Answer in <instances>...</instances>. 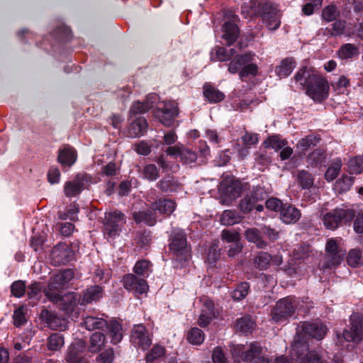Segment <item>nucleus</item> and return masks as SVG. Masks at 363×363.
I'll use <instances>...</instances> for the list:
<instances>
[{
    "label": "nucleus",
    "mask_w": 363,
    "mask_h": 363,
    "mask_svg": "<svg viewBox=\"0 0 363 363\" xmlns=\"http://www.w3.org/2000/svg\"><path fill=\"white\" fill-rule=\"evenodd\" d=\"M294 79L314 102L322 103L328 99L330 90L328 82L315 69L303 66L295 74Z\"/></svg>",
    "instance_id": "obj_1"
},
{
    "label": "nucleus",
    "mask_w": 363,
    "mask_h": 363,
    "mask_svg": "<svg viewBox=\"0 0 363 363\" xmlns=\"http://www.w3.org/2000/svg\"><path fill=\"white\" fill-rule=\"evenodd\" d=\"M242 11L250 17H261L262 23L270 30H277L281 25V13L277 6L266 0H250L245 3Z\"/></svg>",
    "instance_id": "obj_2"
},
{
    "label": "nucleus",
    "mask_w": 363,
    "mask_h": 363,
    "mask_svg": "<svg viewBox=\"0 0 363 363\" xmlns=\"http://www.w3.org/2000/svg\"><path fill=\"white\" fill-rule=\"evenodd\" d=\"M169 253L174 262L180 267H184L191 259V245L187 241V235L184 230L173 229L168 238Z\"/></svg>",
    "instance_id": "obj_3"
},
{
    "label": "nucleus",
    "mask_w": 363,
    "mask_h": 363,
    "mask_svg": "<svg viewBox=\"0 0 363 363\" xmlns=\"http://www.w3.org/2000/svg\"><path fill=\"white\" fill-rule=\"evenodd\" d=\"M355 211L351 208H336L323 216L324 226L334 230L347 224H350L354 218Z\"/></svg>",
    "instance_id": "obj_4"
},
{
    "label": "nucleus",
    "mask_w": 363,
    "mask_h": 363,
    "mask_svg": "<svg viewBox=\"0 0 363 363\" xmlns=\"http://www.w3.org/2000/svg\"><path fill=\"white\" fill-rule=\"evenodd\" d=\"M126 223V217L121 211L115 210L106 212L103 220V232L107 239H115L119 236Z\"/></svg>",
    "instance_id": "obj_5"
},
{
    "label": "nucleus",
    "mask_w": 363,
    "mask_h": 363,
    "mask_svg": "<svg viewBox=\"0 0 363 363\" xmlns=\"http://www.w3.org/2000/svg\"><path fill=\"white\" fill-rule=\"evenodd\" d=\"M297 301L294 296H286L279 299L272 310V320L277 323L286 321L296 312Z\"/></svg>",
    "instance_id": "obj_6"
},
{
    "label": "nucleus",
    "mask_w": 363,
    "mask_h": 363,
    "mask_svg": "<svg viewBox=\"0 0 363 363\" xmlns=\"http://www.w3.org/2000/svg\"><path fill=\"white\" fill-rule=\"evenodd\" d=\"M346 250L342 249L337 244V240L330 238L325 244V261L322 265V269H331L339 266L344 259Z\"/></svg>",
    "instance_id": "obj_7"
},
{
    "label": "nucleus",
    "mask_w": 363,
    "mask_h": 363,
    "mask_svg": "<svg viewBox=\"0 0 363 363\" xmlns=\"http://www.w3.org/2000/svg\"><path fill=\"white\" fill-rule=\"evenodd\" d=\"M225 17L226 20L221 28L223 32L222 39L224 40V45L226 46H230L239 37L240 28L237 25V22L240 18L238 16L234 14L230 11L225 12Z\"/></svg>",
    "instance_id": "obj_8"
},
{
    "label": "nucleus",
    "mask_w": 363,
    "mask_h": 363,
    "mask_svg": "<svg viewBox=\"0 0 363 363\" xmlns=\"http://www.w3.org/2000/svg\"><path fill=\"white\" fill-rule=\"evenodd\" d=\"M350 328L345 329L342 335L345 341L359 344L363 340V316L354 313L350 318Z\"/></svg>",
    "instance_id": "obj_9"
},
{
    "label": "nucleus",
    "mask_w": 363,
    "mask_h": 363,
    "mask_svg": "<svg viewBox=\"0 0 363 363\" xmlns=\"http://www.w3.org/2000/svg\"><path fill=\"white\" fill-rule=\"evenodd\" d=\"M86 342L80 339L72 342L66 355V360L69 363H90V355L87 354Z\"/></svg>",
    "instance_id": "obj_10"
},
{
    "label": "nucleus",
    "mask_w": 363,
    "mask_h": 363,
    "mask_svg": "<svg viewBox=\"0 0 363 363\" xmlns=\"http://www.w3.org/2000/svg\"><path fill=\"white\" fill-rule=\"evenodd\" d=\"M218 190L223 202L229 204L240 196L243 186L239 180H225L220 184Z\"/></svg>",
    "instance_id": "obj_11"
},
{
    "label": "nucleus",
    "mask_w": 363,
    "mask_h": 363,
    "mask_svg": "<svg viewBox=\"0 0 363 363\" xmlns=\"http://www.w3.org/2000/svg\"><path fill=\"white\" fill-rule=\"evenodd\" d=\"M92 177L86 173L77 174L72 181L65 182L64 193L67 197L79 195L91 183Z\"/></svg>",
    "instance_id": "obj_12"
},
{
    "label": "nucleus",
    "mask_w": 363,
    "mask_h": 363,
    "mask_svg": "<svg viewBox=\"0 0 363 363\" xmlns=\"http://www.w3.org/2000/svg\"><path fill=\"white\" fill-rule=\"evenodd\" d=\"M179 115V108L172 102L164 103L162 107L157 108L155 111V117L167 127L174 125V120Z\"/></svg>",
    "instance_id": "obj_13"
},
{
    "label": "nucleus",
    "mask_w": 363,
    "mask_h": 363,
    "mask_svg": "<svg viewBox=\"0 0 363 363\" xmlns=\"http://www.w3.org/2000/svg\"><path fill=\"white\" fill-rule=\"evenodd\" d=\"M74 255V251L65 243L55 245L50 255L52 263L55 266L67 264L73 259Z\"/></svg>",
    "instance_id": "obj_14"
},
{
    "label": "nucleus",
    "mask_w": 363,
    "mask_h": 363,
    "mask_svg": "<svg viewBox=\"0 0 363 363\" xmlns=\"http://www.w3.org/2000/svg\"><path fill=\"white\" fill-rule=\"evenodd\" d=\"M130 341L143 350H147L151 344L150 339L145 326L143 324L135 325L131 331Z\"/></svg>",
    "instance_id": "obj_15"
},
{
    "label": "nucleus",
    "mask_w": 363,
    "mask_h": 363,
    "mask_svg": "<svg viewBox=\"0 0 363 363\" xmlns=\"http://www.w3.org/2000/svg\"><path fill=\"white\" fill-rule=\"evenodd\" d=\"M77 152L72 146L65 144L57 151V161L62 167H71L77 160Z\"/></svg>",
    "instance_id": "obj_16"
},
{
    "label": "nucleus",
    "mask_w": 363,
    "mask_h": 363,
    "mask_svg": "<svg viewBox=\"0 0 363 363\" xmlns=\"http://www.w3.org/2000/svg\"><path fill=\"white\" fill-rule=\"evenodd\" d=\"M40 318L52 330L62 331L67 329L66 319L58 316L55 312L43 309L40 314Z\"/></svg>",
    "instance_id": "obj_17"
},
{
    "label": "nucleus",
    "mask_w": 363,
    "mask_h": 363,
    "mask_svg": "<svg viewBox=\"0 0 363 363\" xmlns=\"http://www.w3.org/2000/svg\"><path fill=\"white\" fill-rule=\"evenodd\" d=\"M123 284L125 289L133 291L139 294L146 293L148 284L144 279L138 278L133 274H128L123 279Z\"/></svg>",
    "instance_id": "obj_18"
},
{
    "label": "nucleus",
    "mask_w": 363,
    "mask_h": 363,
    "mask_svg": "<svg viewBox=\"0 0 363 363\" xmlns=\"http://www.w3.org/2000/svg\"><path fill=\"white\" fill-rule=\"evenodd\" d=\"M79 304L85 306L99 301L103 297L104 289L99 285H93L88 287L82 294H79Z\"/></svg>",
    "instance_id": "obj_19"
},
{
    "label": "nucleus",
    "mask_w": 363,
    "mask_h": 363,
    "mask_svg": "<svg viewBox=\"0 0 363 363\" xmlns=\"http://www.w3.org/2000/svg\"><path fill=\"white\" fill-rule=\"evenodd\" d=\"M301 330L306 336L320 340L326 335L328 328L322 323L303 322L301 325Z\"/></svg>",
    "instance_id": "obj_20"
},
{
    "label": "nucleus",
    "mask_w": 363,
    "mask_h": 363,
    "mask_svg": "<svg viewBox=\"0 0 363 363\" xmlns=\"http://www.w3.org/2000/svg\"><path fill=\"white\" fill-rule=\"evenodd\" d=\"M301 216V211L293 204L284 203L279 213L280 220L286 224H294Z\"/></svg>",
    "instance_id": "obj_21"
},
{
    "label": "nucleus",
    "mask_w": 363,
    "mask_h": 363,
    "mask_svg": "<svg viewBox=\"0 0 363 363\" xmlns=\"http://www.w3.org/2000/svg\"><path fill=\"white\" fill-rule=\"evenodd\" d=\"M79 295L75 292H69L59 296L60 308L66 314H71L77 304H79Z\"/></svg>",
    "instance_id": "obj_22"
},
{
    "label": "nucleus",
    "mask_w": 363,
    "mask_h": 363,
    "mask_svg": "<svg viewBox=\"0 0 363 363\" xmlns=\"http://www.w3.org/2000/svg\"><path fill=\"white\" fill-rule=\"evenodd\" d=\"M202 89L205 100L211 104L220 103L225 98V94L211 83H204Z\"/></svg>",
    "instance_id": "obj_23"
},
{
    "label": "nucleus",
    "mask_w": 363,
    "mask_h": 363,
    "mask_svg": "<svg viewBox=\"0 0 363 363\" xmlns=\"http://www.w3.org/2000/svg\"><path fill=\"white\" fill-rule=\"evenodd\" d=\"M61 284L60 281H56L55 277H52L48 284V287L44 291L45 295L48 299L53 303H57L59 302V296H61L62 291L65 289Z\"/></svg>",
    "instance_id": "obj_24"
},
{
    "label": "nucleus",
    "mask_w": 363,
    "mask_h": 363,
    "mask_svg": "<svg viewBox=\"0 0 363 363\" xmlns=\"http://www.w3.org/2000/svg\"><path fill=\"white\" fill-rule=\"evenodd\" d=\"M234 56V58L228 65V70L231 74H239L243 65L254 60L255 55L251 52H247L241 55H235Z\"/></svg>",
    "instance_id": "obj_25"
},
{
    "label": "nucleus",
    "mask_w": 363,
    "mask_h": 363,
    "mask_svg": "<svg viewBox=\"0 0 363 363\" xmlns=\"http://www.w3.org/2000/svg\"><path fill=\"white\" fill-rule=\"evenodd\" d=\"M176 206L172 199L160 198L150 204V209L169 216L174 211Z\"/></svg>",
    "instance_id": "obj_26"
},
{
    "label": "nucleus",
    "mask_w": 363,
    "mask_h": 363,
    "mask_svg": "<svg viewBox=\"0 0 363 363\" xmlns=\"http://www.w3.org/2000/svg\"><path fill=\"white\" fill-rule=\"evenodd\" d=\"M148 124L143 116L136 118L130 124L128 128V133L130 138H138L143 135L147 130Z\"/></svg>",
    "instance_id": "obj_27"
},
{
    "label": "nucleus",
    "mask_w": 363,
    "mask_h": 363,
    "mask_svg": "<svg viewBox=\"0 0 363 363\" xmlns=\"http://www.w3.org/2000/svg\"><path fill=\"white\" fill-rule=\"evenodd\" d=\"M156 186L162 193L171 194L180 189V184L173 176L167 174L156 184Z\"/></svg>",
    "instance_id": "obj_28"
},
{
    "label": "nucleus",
    "mask_w": 363,
    "mask_h": 363,
    "mask_svg": "<svg viewBox=\"0 0 363 363\" xmlns=\"http://www.w3.org/2000/svg\"><path fill=\"white\" fill-rule=\"evenodd\" d=\"M255 321L249 314H245L243 316L237 318L234 324L235 330L244 334L252 333L255 330Z\"/></svg>",
    "instance_id": "obj_29"
},
{
    "label": "nucleus",
    "mask_w": 363,
    "mask_h": 363,
    "mask_svg": "<svg viewBox=\"0 0 363 363\" xmlns=\"http://www.w3.org/2000/svg\"><path fill=\"white\" fill-rule=\"evenodd\" d=\"M133 220L136 223H143L148 226H154L157 223V216L155 211L152 209L135 212L133 215Z\"/></svg>",
    "instance_id": "obj_30"
},
{
    "label": "nucleus",
    "mask_w": 363,
    "mask_h": 363,
    "mask_svg": "<svg viewBox=\"0 0 363 363\" xmlns=\"http://www.w3.org/2000/svg\"><path fill=\"white\" fill-rule=\"evenodd\" d=\"M107 335L111 338V342L116 345L123 339L122 325L116 320L107 322Z\"/></svg>",
    "instance_id": "obj_31"
},
{
    "label": "nucleus",
    "mask_w": 363,
    "mask_h": 363,
    "mask_svg": "<svg viewBox=\"0 0 363 363\" xmlns=\"http://www.w3.org/2000/svg\"><path fill=\"white\" fill-rule=\"evenodd\" d=\"M245 236L248 242H253L259 249H264L268 242L263 239L262 230L255 228H248L245 231Z\"/></svg>",
    "instance_id": "obj_32"
},
{
    "label": "nucleus",
    "mask_w": 363,
    "mask_h": 363,
    "mask_svg": "<svg viewBox=\"0 0 363 363\" xmlns=\"http://www.w3.org/2000/svg\"><path fill=\"white\" fill-rule=\"evenodd\" d=\"M105 335L100 332H96L91 335L89 339V345L86 346L87 352L95 354L99 352L105 346Z\"/></svg>",
    "instance_id": "obj_33"
},
{
    "label": "nucleus",
    "mask_w": 363,
    "mask_h": 363,
    "mask_svg": "<svg viewBox=\"0 0 363 363\" xmlns=\"http://www.w3.org/2000/svg\"><path fill=\"white\" fill-rule=\"evenodd\" d=\"M296 67V61L292 57L283 59L275 68V73L279 78H285L291 74Z\"/></svg>",
    "instance_id": "obj_34"
},
{
    "label": "nucleus",
    "mask_w": 363,
    "mask_h": 363,
    "mask_svg": "<svg viewBox=\"0 0 363 363\" xmlns=\"http://www.w3.org/2000/svg\"><path fill=\"white\" fill-rule=\"evenodd\" d=\"M326 160L327 153L323 149H315L306 158L307 163L312 167L325 166Z\"/></svg>",
    "instance_id": "obj_35"
},
{
    "label": "nucleus",
    "mask_w": 363,
    "mask_h": 363,
    "mask_svg": "<svg viewBox=\"0 0 363 363\" xmlns=\"http://www.w3.org/2000/svg\"><path fill=\"white\" fill-rule=\"evenodd\" d=\"M347 22L345 20L336 19L331 25V28L321 29L323 35L327 37H337L342 35L346 28Z\"/></svg>",
    "instance_id": "obj_36"
},
{
    "label": "nucleus",
    "mask_w": 363,
    "mask_h": 363,
    "mask_svg": "<svg viewBox=\"0 0 363 363\" xmlns=\"http://www.w3.org/2000/svg\"><path fill=\"white\" fill-rule=\"evenodd\" d=\"M311 352H316L315 351H308V345L301 341H295L292 345L291 356L299 360V363L303 361Z\"/></svg>",
    "instance_id": "obj_37"
},
{
    "label": "nucleus",
    "mask_w": 363,
    "mask_h": 363,
    "mask_svg": "<svg viewBox=\"0 0 363 363\" xmlns=\"http://www.w3.org/2000/svg\"><path fill=\"white\" fill-rule=\"evenodd\" d=\"M80 325L88 330H104L107 326V321L101 318L86 316L83 318Z\"/></svg>",
    "instance_id": "obj_38"
},
{
    "label": "nucleus",
    "mask_w": 363,
    "mask_h": 363,
    "mask_svg": "<svg viewBox=\"0 0 363 363\" xmlns=\"http://www.w3.org/2000/svg\"><path fill=\"white\" fill-rule=\"evenodd\" d=\"M134 241L138 247L148 250L152 244V233L149 230L138 231L134 238Z\"/></svg>",
    "instance_id": "obj_39"
},
{
    "label": "nucleus",
    "mask_w": 363,
    "mask_h": 363,
    "mask_svg": "<svg viewBox=\"0 0 363 363\" xmlns=\"http://www.w3.org/2000/svg\"><path fill=\"white\" fill-rule=\"evenodd\" d=\"M262 348L257 342H251L249 348L242 355V360L245 362L252 363L255 359L261 355Z\"/></svg>",
    "instance_id": "obj_40"
},
{
    "label": "nucleus",
    "mask_w": 363,
    "mask_h": 363,
    "mask_svg": "<svg viewBox=\"0 0 363 363\" xmlns=\"http://www.w3.org/2000/svg\"><path fill=\"white\" fill-rule=\"evenodd\" d=\"M272 261V255L267 252H259L254 259L255 267L259 270H266Z\"/></svg>",
    "instance_id": "obj_41"
},
{
    "label": "nucleus",
    "mask_w": 363,
    "mask_h": 363,
    "mask_svg": "<svg viewBox=\"0 0 363 363\" xmlns=\"http://www.w3.org/2000/svg\"><path fill=\"white\" fill-rule=\"evenodd\" d=\"M218 240H214L206 250V262L211 265H215L220 257V248Z\"/></svg>",
    "instance_id": "obj_42"
},
{
    "label": "nucleus",
    "mask_w": 363,
    "mask_h": 363,
    "mask_svg": "<svg viewBox=\"0 0 363 363\" xmlns=\"http://www.w3.org/2000/svg\"><path fill=\"white\" fill-rule=\"evenodd\" d=\"M250 285L247 281H242L236 284L235 288L232 291L231 297L235 301L243 300L249 294Z\"/></svg>",
    "instance_id": "obj_43"
},
{
    "label": "nucleus",
    "mask_w": 363,
    "mask_h": 363,
    "mask_svg": "<svg viewBox=\"0 0 363 363\" xmlns=\"http://www.w3.org/2000/svg\"><path fill=\"white\" fill-rule=\"evenodd\" d=\"M65 344L64 336L59 333H52L47 340V347L50 351L60 350Z\"/></svg>",
    "instance_id": "obj_44"
},
{
    "label": "nucleus",
    "mask_w": 363,
    "mask_h": 363,
    "mask_svg": "<svg viewBox=\"0 0 363 363\" xmlns=\"http://www.w3.org/2000/svg\"><path fill=\"white\" fill-rule=\"evenodd\" d=\"M297 181L303 189H310L314 184V177L306 170H300L297 174Z\"/></svg>",
    "instance_id": "obj_45"
},
{
    "label": "nucleus",
    "mask_w": 363,
    "mask_h": 363,
    "mask_svg": "<svg viewBox=\"0 0 363 363\" xmlns=\"http://www.w3.org/2000/svg\"><path fill=\"white\" fill-rule=\"evenodd\" d=\"M247 62L242 66L239 72V78L242 82H246L249 77H256L258 74V66L252 62Z\"/></svg>",
    "instance_id": "obj_46"
},
{
    "label": "nucleus",
    "mask_w": 363,
    "mask_h": 363,
    "mask_svg": "<svg viewBox=\"0 0 363 363\" xmlns=\"http://www.w3.org/2000/svg\"><path fill=\"white\" fill-rule=\"evenodd\" d=\"M320 141V138L319 136L308 135L298 141L297 148L301 152H306L316 146Z\"/></svg>",
    "instance_id": "obj_47"
},
{
    "label": "nucleus",
    "mask_w": 363,
    "mask_h": 363,
    "mask_svg": "<svg viewBox=\"0 0 363 363\" xmlns=\"http://www.w3.org/2000/svg\"><path fill=\"white\" fill-rule=\"evenodd\" d=\"M241 220L239 213L235 210H225L220 216V223L223 225H233Z\"/></svg>",
    "instance_id": "obj_48"
},
{
    "label": "nucleus",
    "mask_w": 363,
    "mask_h": 363,
    "mask_svg": "<svg viewBox=\"0 0 363 363\" xmlns=\"http://www.w3.org/2000/svg\"><path fill=\"white\" fill-rule=\"evenodd\" d=\"M152 264L150 261L147 259H140L136 262L133 267V272L137 275L147 277L149 273L152 272Z\"/></svg>",
    "instance_id": "obj_49"
},
{
    "label": "nucleus",
    "mask_w": 363,
    "mask_h": 363,
    "mask_svg": "<svg viewBox=\"0 0 363 363\" xmlns=\"http://www.w3.org/2000/svg\"><path fill=\"white\" fill-rule=\"evenodd\" d=\"M214 51L216 60L221 62L230 60L236 53L234 48L228 49L221 46H216Z\"/></svg>",
    "instance_id": "obj_50"
},
{
    "label": "nucleus",
    "mask_w": 363,
    "mask_h": 363,
    "mask_svg": "<svg viewBox=\"0 0 363 363\" xmlns=\"http://www.w3.org/2000/svg\"><path fill=\"white\" fill-rule=\"evenodd\" d=\"M152 107L151 103L149 101H135L133 103L130 111V117L135 116L138 114H143L147 113Z\"/></svg>",
    "instance_id": "obj_51"
},
{
    "label": "nucleus",
    "mask_w": 363,
    "mask_h": 363,
    "mask_svg": "<svg viewBox=\"0 0 363 363\" xmlns=\"http://www.w3.org/2000/svg\"><path fill=\"white\" fill-rule=\"evenodd\" d=\"M204 337L205 335L203 330L195 327L188 331L186 340L192 345H199L203 343Z\"/></svg>",
    "instance_id": "obj_52"
},
{
    "label": "nucleus",
    "mask_w": 363,
    "mask_h": 363,
    "mask_svg": "<svg viewBox=\"0 0 363 363\" xmlns=\"http://www.w3.org/2000/svg\"><path fill=\"white\" fill-rule=\"evenodd\" d=\"M287 145V141L281 140L278 135H272L269 136L263 143V145L266 148H272L276 151L282 149Z\"/></svg>",
    "instance_id": "obj_53"
},
{
    "label": "nucleus",
    "mask_w": 363,
    "mask_h": 363,
    "mask_svg": "<svg viewBox=\"0 0 363 363\" xmlns=\"http://www.w3.org/2000/svg\"><path fill=\"white\" fill-rule=\"evenodd\" d=\"M342 167V160L336 158L329 166L325 173V179L328 182L333 181L339 174Z\"/></svg>",
    "instance_id": "obj_54"
},
{
    "label": "nucleus",
    "mask_w": 363,
    "mask_h": 363,
    "mask_svg": "<svg viewBox=\"0 0 363 363\" xmlns=\"http://www.w3.org/2000/svg\"><path fill=\"white\" fill-rule=\"evenodd\" d=\"M338 52L342 59H350L359 54V48L354 44L347 43L340 47Z\"/></svg>",
    "instance_id": "obj_55"
},
{
    "label": "nucleus",
    "mask_w": 363,
    "mask_h": 363,
    "mask_svg": "<svg viewBox=\"0 0 363 363\" xmlns=\"http://www.w3.org/2000/svg\"><path fill=\"white\" fill-rule=\"evenodd\" d=\"M340 11L334 4H330L322 10L321 18L325 22H333L337 19Z\"/></svg>",
    "instance_id": "obj_56"
},
{
    "label": "nucleus",
    "mask_w": 363,
    "mask_h": 363,
    "mask_svg": "<svg viewBox=\"0 0 363 363\" xmlns=\"http://www.w3.org/2000/svg\"><path fill=\"white\" fill-rule=\"evenodd\" d=\"M74 276V271L73 269H66L60 271L54 277L56 278V281H60L62 284L61 286H63L66 289Z\"/></svg>",
    "instance_id": "obj_57"
},
{
    "label": "nucleus",
    "mask_w": 363,
    "mask_h": 363,
    "mask_svg": "<svg viewBox=\"0 0 363 363\" xmlns=\"http://www.w3.org/2000/svg\"><path fill=\"white\" fill-rule=\"evenodd\" d=\"M26 284L25 281L17 280L13 281L11 286V294L16 298H21L26 293Z\"/></svg>",
    "instance_id": "obj_58"
},
{
    "label": "nucleus",
    "mask_w": 363,
    "mask_h": 363,
    "mask_svg": "<svg viewBox=\"0 0 363 363\" xmlns=\"http://www.w3.org/2000/svg\"><path fill=\"white\" fill-rule=\"evenodd\" d=\"M143 177L150 182H154L159 177V170L155 164H146L142 172Z\"/></svg>",
    "instance_id": "obj_59"
},
{
    "label": "nucleus",
    "mask_w": 363,
    "mask_h": 363,
    "mask_svg": "<svg viewBox=\"0 0 363 363\" xmlns=\"http://www.w3.org/2000/svg\"><path fill=\"white\" fill-rule=\"evenodd\" d=\"M362 251L359 249H352L347 257V262L351 267H358L362 258Z\"/></svg>",
    "instance_id": "obj_60"
},
{
    "label": "nucleus",
    "mask_w": 363,
    "mask_h": 363,
    "mask_svg": "<svg viewBox=\"0 0 363 363\" xmlns=\"http://www.w3.org/2000/svg\"><path fill=\"white\" fill-rule=\"evenodd\" d=\"M354 183V177L348 175H342L341 178L336 181V188L340 192H346L349 191Z\"/></svg>",
    "instance_id": "obj_61"
},
{
    "label": "nucleus",
    "mask_w": 363,
    "mask_h": 363,
    "mask_svg": "<svg viewBox=\"0 0 363 363\" xmlns=\"http://www.w3.org/2000/svg\"><path fill=\"white\" fill-rule=\"evenodd\" d=\"M255 203H257L249 194L240 201L239 209L245 214L250 213L254 210Z\"/></svg>",
    "instance_id": "obj_62"
},
{
    "label": "nucleus",
    "mask_w": 363,
    "mask_h": 363,
    "mask_svg": "<svg viewBox=\"0 0 363 363\" xmlns=\"http://www.w3.org/2000/svg\"><path fill=\"white\" fill-rule=\"evenodd\" d=\"M165 349L161 345H154L151 351L146 354V361L147 363L152 362L155 359L164 356Z\"/></svg>",
    "instance_id": "obj_63"
},
{
    "label": "nucleus",
    "mask_w": 363,
    "mask_h": 363,
    "mask_svg": "<svg viewBox=\"0 0 363 363\" xmlns=\"http://www.w3.org/2000/svg\"><path fill=\"white\" fill-rule=\"evenodd\" d=\"M114 359L113 348H108L101 352L96 357V361L101 363H112Z\"/></svg>",
    "instance_id": "obj_64"
}]
</instances>
